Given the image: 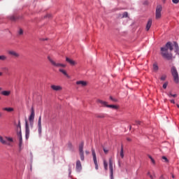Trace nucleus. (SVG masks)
Wrapping results in <instances>:
<instances>
[{
  "label": "nucleus",
  "mask_w": 179,
  "mask_h": 179,
  "mask_svg": "<svg viewBox=\"0 0 179 179\" xmlns=\"http://www.w3.org/2000/svg\"><path fill=\"white\" fill-rule=\"evenodd\" d=\"M174 48L176 52L178 51V43H177V42H174L173 45L171 42H168L165 46L161 48V55L164 58H166V59H171V58H173V54H171V51H173Z\"/></svg>",
  "instance_id": "1"
},
{
  "label": "nucleus",
  "mask_w": 179,
  "mask_h": 179,
  "mask_svg": "<svg viewBox=\"0 0 179 179\" xmlns=\"http://www.w3.org/2000/svg\"><path fill=\"white\" fill-rule=\"evenodd\" d=\"M0 142L2 145H6V146H12V143L13 142V138L12 137H2L0 136Z\"/></svg>",
  "instance_id": "2"
},
{
  "label": "nucleus",
  "mask_w": 179,
  "mask_h": 179,
  "mask_svg": "<svg viewBox=\"0 0 179 179\" xmlns=\"http://www.w3.org/2000/svg\"><path fill=\"white\" fill-rule=\"evenodd\" d=\"M48 59L49 62L53 66H55L56 68H66V65L61 63H57L55 61L51 59V57L48 56Z\"/></svg>",
  "instance_id": "3"
},
{
  "label": "nucleus",
  "mask_w": 179,
  "mask_h": 179,
  "mask_svg": "<svg viewBox=\"0 0 179 179\" xmlns=\"http://www.w3.org/2000/svg\"><path fill=\"white\" fill-rule=\"evenodd\" d=\"M163 10V6L159 4L157 6L155 10V19L159 20L162 17V11Z\"/></svg>",
  "instance_id": "4"
},
{
  "label": "nucleus",
  "mask_w": 179,
  "mask_h": 179,
  "mask_svg": "<svg viewBox=\"0 0 179 179\" xmlns=\"http://www.w3.org/2000/svg\"><path fill=\"white\" fill-rule=\"evenodd\" d=\"M171 73L173 76V80L175 83H178L179 82V77H178V72H177V69L175 66L171 68Z\"/></svg>",
  "instance_id": "5"
},
{
  "label": "nucleus",
  "mask_w": 179,
  "mask_h": 179,
  "mask_svg": "<svg viewBox=\"0 0 179 179\" xmlns=\"http://www.w3.org/2000/svg\"><path fill=\"white\" fill-rule=\"evenodd\" d=\"M109 171L110 179H114V167L113 166V157L109 158Z\"/></svg>",
  "instance_id": "6"
},
{
  "label": "nucleus",
  "mask_w": 179,
  "mask_h": 179,
  "mask_svg": "<svg viewBox=\"0 0 179 179\" xmlns=\"http://www.w3.org/2000/svg\"><path fill=\"white\" fill-rule=\"evenodd\" d=\"M83 146H84V143L81 142L79 145V153H80V160L82 162L85 160V152L83 151Z\"/></svg>",
  "instance_id": "7"
},
{
  "label": "nucleus",
  "mask_w": 179,
  "mask_h": 179,
  "mask_svg": "<svg viewBox=\"0 0 179 179\" xmlns=\"http://www.w3.org/2000/svg\"><path fill=\"white\" fill-rule=\"evenodd\" d=\"M92 152L95 169L96 170H99V164H97V157H96V151H94V149L92 148Z\"/></svg>",
  "instance_id": "8"
},
{
  "label": "nucleus",
  "mask_w": 179,
  "mask_h": 179,
  "mask_svg": "<svg viewBox=\"0 0 179 179\" xmlns=\"http://www.w3.org/2000/svg\"><path fill=\"white\" fill-rule=\"evenodd\" d=\"M34 117H35L34 108L32 107L31 109V115L29 117V121L31 125H33V122H34Z\"/></svg>",
  "instance_id": "9"
},
{
  "label": "nucleus",
  "mask_w": 179,
  "mask_h": 179,
  "mask_svg": "<svg viewBox=\"0 0 179 179\" xmlns=\"http://www.w3.org/2000/svg\"><path fill=\"white\" fill-rule=\"evenodd\" d=\"M30 136V129L29 128V123L27 120L25 121V138L26 139H29Z\"/></svg>",
  "instance_id": "10"
},
{
  "label": "nucleus",
  "mask_w": 179,
  "mask_h": 179,
  "mask_svg": "<svg viewBox=\"0 0 179 179\" xmlns=\"http://www.w3.org/2000/svg\"><path fill=\"white\" fill-rule=\"evenodd\" d=\"M38 132L39 134V136H41V134L43 132V127L41 126V116H39L38 120Z\"/></svg>",
  "instance_id": "11"
},
{
  "label": "nucleus",
  "mask_w": 179,
  "mask_h": 179,
  "mask_svg": "<svg viewBox=\"0 0 179 179\" xmlns=\"http://www.w3.org/2000/svg\"><path fill=\"white\" fill-rule=\"evenodd\" d=\"M8 55H11V57H14L15 58H19L20 57V54L15 50H8Z\"/></svg>",
  "instance_id": "12"
},
{
  "label": "nucleus",
  "mask_w": 179,
  "mask_h": 179,
  "mask_svg": "<svg viewBox=\"0 0 179 179\" xmlns=\"http://www.w3.org/2000/svg\"><path fill=\"white\" fill-rule=\"evenodd\" d=\"M51 89H52V90H55V92H59L62 90V87L59 85H51Z\"/></svg>",
  "instance_id": "13"
},
{
  "label": "nucleus",
  "mask_w": 179,
  "mask_h": 179,
  "mask_svg": "<svg viewBox=\"0 0 179 179\" xmlns=\"http://www.w3.org/2000/svg\"><path fill=\"white\" fill-rule=\"evenodd\" d=\"M17 135L19 138V148H22V145L23 143V138L22 137V133L18 132Z\"/></svg>",
  "instance_id": "14"
},
{
  "label": "nucleus",
  "mask_w": 179,
  "mask_h": 179,
  "mask_svg": "<svg viewBox=\"0 0 179 179\" xmlns=\"http://www.w3.org/2000/svg\"><path fill=\"white\" fill-rule=\"evenodd\" d=\"M76 85H80L83 87H86L87 86V82L83 80H79L76 82Z\"/></svg>",
  "instance_id": "15"
},
{
  "label": "nucleus",
  "mask_w": 179,
  "mask_h": 179,
  "mask_svg": "<svg viewBox=\"0 0 179 179\" xmlns=\"http://www.w3.org/2000/svg\"><path fill=\"white\" fill-rule=\"evenodd\" d=\"M66 61L68 62L70 65H72L73 66L76 65V62H75L73 59H69V57H66Z\"/></svg>",
  "instance_id": "16"
},
{
  "label": "nucleus",
  "mask_w": 179,
  "mask_h": 179,
  "mask_svg": "<svg viewBox=\"0 0 179 179\" xmlns=\"http://www.w3.org/2000/svg\"><path fill=\"white\" fill-rule=\"evenodd\" d=\"M96 102L99 103V104H101V106H103V107H107V106H108L107 101H104L101 99L96 100Z\"/></svg>",
  "instance_id": "17"
},
{
  "label": "nucleus",
  "mask_w": 179,
  "mask_h": 179,
  "mask_svg": "<svg viewBox=\"0 0 179 179\" xmlns=\"http://www.w3.org/2000/svg\"><path fill=\"white\" fill-rule=\"evenodd\" d=\"M76 170L78 171H80V170H82V163H80V161L79 160L76 162Z\"/></svg>",
  "instance_id": "18"
},
{
  "label": "nucleus",
  "mask_w": 179,
  "mask_h": 179,
  "mask_svg": "<svg viewBox=\"0 0 179 179\" xmlns=\"http://www.w3.org/2000/svg\"><path fill=\"white\" fill-rule=\"evenodd\" d=\"M150 27H152V19L148 20V22L146 25V30L149 31L150 30Z\"/></svg>",
  "instance_id": "19"
},
{
  "label": "nucleus",
  "mask_w": 179,
  "mask_h": 179,
  "mask_svg": "<svg viewBox=\"0 0 179 179\" xmlns=\"http://www.w3.org/2000/svg\"><path fill=\"white\" fill-rule=\"evenodd\" d=\"M17 128V135L18 132L22 134V126L20 125V120H18V124L16 126Z\"/></svg>",
  "instance_id": "20"
},
{
  "label": "nucleus",
  "mask_w": 179,
  "mask_h": 179,
  "mask_svg": "<svg viewBox=\"0 0 179 179\" xmlns=\"http://www.w3.org/2000/svg\"><path fill=\"white\" fill-rule=\"evenodd\" d=\"M1 94H2V96H10V91H6V90H4V91H2L1 92Z\"/></svg>",
  "instance_id": "21"
},
{
  "label": "nucleus",
  "mask_w": 179,
  "mask_h": 179,
  "mask_svg": "<svg viewBox=\"0 0 179 179\" xmlns=\"http://www.w3.org/2000/svg\"><path fill=\"white\" fill-rule=\"evenodd\" d=\"M154 72H157L159 71V66L157 65V63H155L152 66Z\"/></svg>",
  "instance_id": "22"
},
{
  "label": "nucleus",
  "mask_w": 179,
  "mask_h": 179,
  "mask_svg": "<svg viewBox=\"0 0 179 179\" xmlns=\"http://www.w3.org/2000/svg\"><path fill=\"white\" fill-rule=\"evenodd\" d=\"M59 72H61L62 73H63V75H64V76H66L67 78H69V76L68 75V73H66V71L62 69H59Z\"/></svg>",
  "instance_id": "23"
},
{
  "label": "nucleus",
  "mask_w": 179,
  "mask_h": 179,
  "mask_svg": "<svg viewBox=\"0 0 179 179\" xmlns=\"http://www.w3.org/2000/svg\"><path fill=\"white\" fill-rule=\"evenodd\" d=\"M108 108H113V110H118V106L117 105H108Z\"/></svg>",
  "instance_id": "24"
},
{
  "label": "nucleus",
  "mask_w": 179,
  "mask_h": 179,
  "mask_svg": "<svg viewBox=\"0 0 179 179\" xmlns=\"http://www.w3.org/2000/svg\"><path fill=\"white\" fill-rule=\"evenodd\" d=\"M103 166L105 170L107 171L108 170V164L107 163V161H103Z\"/></svg>",
  "instance_id": "25"
},
{
  "label": "nucleus",
  "mask_w": 179,
  "mask_h": 179,
  "mask_svg": "<svg viewBox=\"0 0 179 179\" xmlns=\"http://www.w3.org/2000/svg\"><path fill=\"white\" fill-rule=\"evenodd\" d=\"M8 19L11 20V22H16V20H17V17H15V16H11V17H8Z\"/></svg>",
  "instance_id": "26"
},
{
  "label": "nucleus",
  "mask_w": 179,
  "mask_h": 179,
  "mask_svg": "<svg viewBox=\"0 0 179 179\" xmlns=\"http://www.w3.org/2000/svg\"><path fill=\"white\" fill-rule=\"evenodd\" d=\"M120 157L122 159H124V147L122 145L121 146V150H120Z\"/></svg>",
  "instance_id": "27"
},
{
  "label": "nucleus",
  "mask_w": 179,
  "mask_h": 179,
  "mask_svg": "<svg viewBox=\"0 0 179 179\" xmlns=\"http://www.w3.org/2000/svg\"><path fill=\"white\" fill-rule=\"evenodd\" d=\"M4 111H8V113H10L11 111H13V108H3Z\"/></svg>",
  "instance_id": "28"
},
{
  "label": "nucleus",
  "mask_w": 179,
  "mask_h": 179,
  "mask_svg": "<svg viewBox=\"0 0 179 179\" xmlns=\"http://www.w3.org/2000/svg\"><path fill=\"white\" fill-rule=\"evenodd\" d=\"M7 58L5 55H0V61H6Z\"/></svg>",
  "instance_id": "29"
},
{
  "label": "nucleus",
  "mask_w": 179,
  "mask_h": 179,
  "mask_svg": "<svg viewBox=\"0 0 179 179\" xmlns=\"http://www.w3.org/2000/svg\"><path fill=\"white\" fill-rule=\"evenodd\" d=\"M166 78H167L166 75H163V76H161L160 80H166Z\"/></svg>",
  "instance_id": "30"
},
{
  "label": "nucleus",
  "mask_w": 179,
  "mask_h": 179,
  "mask_svg": "<svg viewBox=\"0 0 179 179\" xmlns=\"http://www.w3.org/2000/svg\"><path fill=\"white\" fill-rule=\"evenodd\" d=\"M122 17H128V12L123 13Z\"/></svg>",
  "instance_id": "31"
},
{
  "label": "nucleus",
  "mask_w": 179,
  "mask_h": 179,
  "mask_svg": "<svg viewBox=\"0 0 179 179\" xmlns=\"http://www.w3.org/2000/svg\"><path fill=\"white\" fill-rule=\"evenodd\" d=\"M162 159H163V160H164L165 163H168L169 162V159L165 156L162 157Z\"/></svg>",
  "instance_id": "32"
},
{
  "label": "nucleus",
  "mask_w": 179,
  "mask_h": 179,
  "mask_svg": "<svg viewBox=\"0 0 179 179\" xmlns=\"http://www.w3.org/2000/svg\"><path fill=\"white\" fill-rule=\"evenodd\" d=\"M150 178H151V179L156 178V175L155 173H153V175H150Z\"/></svg>",
  "instance_id": "33"
},
{
  "label": "nucleus",
  "mask_w": 179,
  "mask_h": 179,
  "mask_svg": "<svg viewBox=\"0 0 179 179\" xmlns=\"http://www.w3.org/2000/svg\"><path fill=\"white\" fill-rule=\"evenodd\" d=\"M173 3H175L176 5H177V3H179V0H172Z\"/></svg>",
  "instance_id": "34"
},
{
  "label": "nucleus",
  "mask_w": 179,
  "mask_h": 179,
  "mask_svg": "<svg viewBox=\"0 0 179 179\" xmlns=\"http://www.w3.org/2000/svg\"><path fill=\"white\" fill-rule=\"evenodd\" d=\"M159 179H167V178H166V175H162V176L159 177Z\"/></svg>",
  "instance_id": "35"
},
{
  "label": "nucleus",
  "mask_w": 179,
  "mask_h": 179,
  "mask_svg": "<svg viewBox=\"0 0 179 179\" xmlns=\"http://www.w3.org/2000/svg\"><path fill=\"white\" fill-rule=\"evenodd\" d=\"M167 85H168L167 83H164V85H163V89H167Z\"/></svg>",
  "instance_id": "36"
},
{
  "label": "nucleus",
  "mask_w": 179,
  "mask_h": 179,
  "mask_svg": "<svg viewBox=\"0 0 179 179\" xmlns=\"http://www.w3.org/2000/svg\"><path fill=\"white\" fill-rule=\"evenodd\" d=\"M136 124H134L135 125H141V121L139 120H136Z\"/></svg>",
  "instance_id": "37"
},
{
  "label": "nucleus",
  "mask_w": 179,
  "mask_h": 179,
  "mask_svg": "<svg viewBox=\"0 0 179 179\" xmlns=\"http://www.w3.org/2000/svg\"><path fill=\"white\" fill-rule=\"evenodd\" d=\"M18 34L20 36H22V34H23V29H20Z\"/></svg>",
  "instance_id": "38"
},
{
  "label": "nucleus",
  "mask_w": 179,
  "mask_h": 179,
  "mask_svg": "<svg viewBox=\"0 0 179 179\" xmlns=\"http://www.w3.org/2000/svg\"><path fill=\"white\" fill-rule=\"evenodd\" d=\"M169 97L171 96V97H177V94H169Z\"/></svg>",
  "instance_id": "39"
},
{
  "label": "nucleus",
  "mask_w": 179,
  "mask_h": 179,
  "mask_svg": "<svg viewBox=\"0 0 179 179\" xmlns=\"http://www.w3.org/2000/svg\"><path fill=\"white\" fill-rule=\"evenodd\" d=\"M110 99L112 100V101L117 102V99L113 98V96H110Z\"/></svg>",
  "instance_id": "40"
},
{
  "label": "nucleus",
  "mask_w": 179,
  "mask_h": 179,
  "mask_svg": "<svg viewBox=\"0 0 179 179\" xmlns=\"http://www.w3.org/2000/svg\"><path fill=\"white\" fill-rule=\"evenodd\" d=\"M151 162L152 163V164H155V159L153 158H151Z\"/></svg>",
  "instance_id": "41"
},
{
  "label": "nucleus",
  "mask_w": 179,
  "mask_h": 179,
  "mask_svg": "<svg viewBox=\"0 0 179 179\" xmlns=\"http://www.w3.org/2000/svg\"><path fill=\"white\" fill-rule=\"evenodd\" d=\"M103 152H104V153H106V154L108 153V150H106V148H103Z\"/></svg>",
  "instance_id": "42"
},
{
  "label": "nucleus",
  "mask_w": 179,
  "mask_h": 179,
  "mask_svg": "<svg viewBox=\"0 0 179 179\" xmlns=\"http://www.w3.org/2000/svg\"><path fill=\"white\" fill-rule=\"evenodd\" d=\"M171 103H172V104H176V101H174V99H171Z\"/></svg>",
  "instance_id": "43"
},
{
  "label": "nucleus",
  "mask_w": 179,
  "mask_h": 179,
  "mask_svg": "<svg viewBox=\"0 0 179 179\" xmlns=\"http://www.w3.org/2000/svg\"><path fill=\"white\" fill-rule=\"evenodd\" d=\"M45 17H51V15L48 14Z\"/></svg>",
  "instance_id": "44"
},
{
  "label": "nucleus",
  "mask_w": 179,
  "mask_h": 179,
  "mask_svg": "<svg viewBox=\"0 0 179 179\" xmlns=\"http://www.w3.org/2000/svg\"><path fill=\"white\" fill-rule=\"evenodd\" d=\"M148 176H149V177H150V176H152V174H150V172H148Z\"/></svg>",
  "instance_id": "45"
},
{
  "label": "nucleus",
  "mask_w": 179,
  "mask_h": 179,
  "mask_svg": "<svg viewBox=\"0 0 179 179\" xmlns=\"http://www.w3.org/2000/svg\"><path fill=\"white\" fill-rule=\"evenodd\" d=\"M148 157H149V159H150V160H151L152 159H153V157H152V156H150V155H148Z\"/></svg>",
  "instance_id": "46"
},
{
  "label": "nucleus",
  "mask_w": 179,
  "mask_h": 179,
  "mask_svg": "<svg viewBox=\"0 0 179 179\" xmlns=\"http://www.w3.org/2000/svg\"><path fill=\"white\" fill-rule=\"evenodd\" d=\"M127 140L129 142H131V138H127Z\"/></svg>",
  "instance_id": "47"
},
{
  "label": "nucleus",
  "mask_w": 179,
  "mask_h": 179,
  "mask_svg": "<svg viewBox=\"0 0 179 179\" xmlns=\"http://www.w3.org/2000/svg\"><path fill=\"white\" fill-rule=\"evenodd\" d=\"M2 115H3L2 113L0 112V118H1Z\"/></svg>",
  "instance_id": "48"
},
{
  "label": "nucleus",
  "mask_w": 179,
  "mask_h": 179,
  "mask_svg": "<svg viewBox=\"0 0 179 179\" xmlns=\"http://www.w3.org/2000/svg\"><path fill=\"white\" fill-rule=\"evenodd\" d=\"M85 153H86V155H89L90 152H89V151L86 150Z\"/></svg>",
  "instance_id": "49"
},
{
  "label": "nucleus",
  "mask_w": 179,
  "mask_h": 179,
  "mask_svg": "<svg viewBox=\"0 0 179 179\" xmlns=\"http://www.w3.org/2000/svg\"><path fill=\"white\" fill-rule=\"evenodd\" d=\"M2 75H3V73L2 72H0V76H2Z\"/></svg>",
  "instance_id": "50"
},
{
  "label": "nucleus",
  "mask_w": 179,
  "mask_h": 179,
  "mask_svg": "<svg viewBox=\"0 0 179 179\" xmlns=\"http://www.w3.org/2000/svg\"><path fill=\"white\" fill-rule=\"evenodd\" d=\"M71 171H71V169H69V173H70V174H71Z\"/></svg>",
  "instance_id": "51"
},
{
  "label": "nucleus",
  "mask_w": 179,
  "mask_h": 179,
  "mask_svg": "<svg viewBox=\"0 0 179 179\" xmlns=\"http://www.w3.org/2000/svg\"><path fill=\"white\" fill-rule=\"evenodd\" d=\"M172 178H174V174H172Z\"/></svg>",
  "instance_id": "52"
},
{
  "label": "nucleus",
  "mask_w": 179,
  "mask_h": 179,
  "mask_svg": "<svg viewBox=\"0 0 179 179\" xmlns=\"http://www.w3.org/2000/svg\"><path fill=\"white\" fill-rule=\"evenodd\" d=\"M2 90V87H0V92Z\"/></svg>",
  "instance_id": "53"
},
{
  "label": "nucleus",
  "mask_w": 179,
  "mask_h": 179,
  "mask_svg": "<svg viewBox=\"0 0 179 179\" xmlns=\"http://www.w3.org/2000/svg\"><path fill=\"white\" fill-rule=\"evenodd\" d=\"M177 107H178V108H179V105L178 104L177 105Z\"/></svg>",
  "instance_id": "54"
},
{
  "label": "nucleus",
  "mask_w": 179,
  "mask_h": 179,
  "mask_svg": "<svg viewBox=\"0 0 179 179\" xmlns=\"http://www.w3.org/2000/svg\"><path fill=\"white\" fill-rule=\"evenodd\" d=\"M0 100H1V96H0Z\"/></svg>",
  "instance_id": "55"
}]
</instances>
